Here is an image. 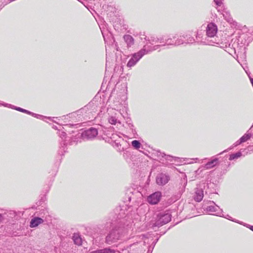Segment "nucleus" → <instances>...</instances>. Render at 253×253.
<instances>
[{
    "label": "nucleus",
    "mask_w": 253,
    "mask_h": 253,
    "mask_svg": "<svg viewBox=\"0 0 253 253\" xmlns=\"http://www.w3.org/2000/svg\"><path fill=\"white\" fill-rule=\"evenodd\" d=\"M96 111L97 106L91 101L79 110L63 116V117L72 118L77 122H86L89 120H92L95 118Z\"/></svg>",
    "instance_id": "nucleus-1"
},
{
    "label": "nucleus",
    "mask_w": 253,
    "mask_h": 253,
    "mask_svg": "<svg viewBox=\"0 0 253 253\" xmlns=\"http://www.w3.org/2000/svg\"><path fill=\"white\" fill-rule=\"evenodd\" d=\"M131 207H128L126 205L116 207L111 212L115 215V218L118 221V224L120 225H124L127 228H131L132 217H130L129 212L131 211Z\"/></svg>",
    "instance_id": "nucleus-2"
},
{
    "label": "nucleus",
    "mask_w": 253,
    "mask_h": 253,
    "mask_svg": "<svg viewBox=\"0 0 253 253\" xmlns=\"http://www.w3.org/2000/svg\"><path fill=\"white\" fill-rule=\"evenodd\" d=\"M127 228L125 226L116 225L107 233L105 240V242L108 245H112L122 240L128 231Z\"/></svg>",
    "instance_id": "nucleus-3"
},
{
    "label": "nucleus",
    "mask_w": 253,
    "mask_h": 253,
    "mask_svg": "<svg viewBox=\"0 0 253 253\" xmlns=\"http://www.w3.org/2000/svg\"><path fill=\"white\" fill-rule=\"evenodd\" d=\"M171 219V215L169 211L159 213L156 217L155 222L152 224L153 229L155 227H160L169 223Z\"/></svg>",
    "instance_id": "nucleus-4"
},
{
    "label": "nucleus",
    "mask_w": 253,
    "mask_h": 253,
    "mask_svg": "<svg viewBox=\"0 0 253 253\" xmlns=\"http://www.w3.org/2000/svg\"><path fill=\"white\" fill-rule=\"evenodd\" d=\"M146 46L147 45H144L141 50L131 55L130 58L127 63V67L131 68L134 66L144 55L148 53Z\"/></svg>",
    "instance_id": "nucleus-5"
},
{
    "label": "nucleus",
    "mask_w": 253,
    "mask_h": 253,
    "mask_svg": "<svg viewBox=\"0 0 253 253\" xmlns=\"http://www.w3.org/2000/svg\"><path fill=\"white\" fill-rule=\"evenodd\" d=\"M5 219L6 223L9 224H14V222L18 220L23 215L21 211H16L13 210L7 211L4 213Z\"/></svg>",
    "instance_id": "nucleus-6"
},
{
    "label": "nucleus",
    "mask_w": 253,
    "mask_h": 253,
    "mask_svg": "<svg viewBox=\"0 0 253 253\" xmlns=\"http://www.w3.org/2000/svg\"><path fill=\"white\" fill-rule=\"evenodd\" d=\"M195 40L196 42L198 44L213 45L214 44H218L219 43V41L216 40L215 38L214 41L212 40H209L207 36H204L202 30L198 31L196 32Z\"/></svg>",
    "instance_id": "nucleus-7"
},
{
    "label": "nucleus",
    "mask_w": 253,
    "mask_h": 253,
    "mask_svg": "<svg viewBox=\"0 0 253 253\" xmlns=\"http://www.w3.org/2000/svg\"><path fill=\"white\" fill-rule=\"evenodd\" d=\"M209 203L211 204L209 206L206 207L205 205L203 206V209L207 212L212 214V212H215L214 214L217 216H220L222 213V210L219 207L215 204L213 201H209Z\"/></svg>",
    "instance_id": "nucleus-8"
},
{
    "label": "nucleus",
    "mask_w": 253,
    "mask_h": 253,
    "mask_svg": "<svg viewBox=\"0 0 253 253\" xmlns=\"http://www.w3.org/2000/svg\"><path fill=\"white\" fill-rule=\"evenodd\" d=\"M216 181L215 182H211L208 180L206 183H203L202 187L205 190L206 194H217L216 190L217 189V185Z\"/></svg>",
    "instance_id": "nucleus-9"
},
{
    "label": "nucleus",
    "mask_w": 253,
    "mask_h": 253,
    "mask_svg": "<svg viewBox=\"0 0 253 253\" xmlns=\"http://www.w3.org/2000/svg\"><path fill=\"white\" fill-rule=\"evenodd\" d=\"M238 41L239 42V44L243 52H245L246 46H248L252 41L251 37L249 35L246 34H242L238 38H237Z\"/></svg>",
    "instance_id": "nucleus-10"
},
{
    "label": "nucleus",
    "mask_w": 253,
    "mask_h": 253,
    "mask_svg": "<svg viewBox=\"0 0 253 253\" xmlns=\"http://www.w3.org/2000/svg\"><path fill=\"white\" fill-rule=\"evenodd\" d=\"M218 31L217 25L213 22L209 23L206 27V36L208 39L214 38Z\"/></svg>",
    "instance_id": "nucleus-11"
},
{
    "label": "nucleus",
    "mask_w": 253,
    "mask_h": 253,
    "mask_svg": "<svg viewBox=\"0 0 253 253\" xmlns=\"http://www.w3.org/2000/svg\"><path fill=\"white\" fill-rule=\"evenodd\" d=\"M118 221L115 218V215L110 213L108 217L105 219V223H103V228L108 230L111 227L113 228L116 225L120 226V224H118Z\"/></svg>",
    "instance_id": "nucleus-12"
},
{
    "label": "nucleus",
    "mask_w": 253,
    "mask_h": 253,
    "mask_svg": "<svg viewBox=\"0 0 253 253\" xmlns=\"http://www.w3.org/2000/svg\"><path fill=\"white\" fill-rule=\"evenodd\" d=\"M97 129L91 127L89 128L84 130L82 133L83 139H91L95 137L98 134Z\"/></svg>",
    "instance_id": "nucleus-13"
},
{
    "label": "nucleus",
    "mask_w": 253,
    "mask_h": 253,
    "mask_svg": "<svg viewBox=\"0 0 253 253\" xmlns=\"http://www.w3.org/2000/svg\"><path fill=\"white\" fill-rule=\"evenodd\" d=\"M162 193L156 191L150 194L147 198V202L152 205L157 204L161 200Z\"/></svg>",
    "instance_id": "nucleus-14"
},
{
    "label": "nucleus",
    "mask_w": 253,
    "mask_h": 253,
    "mask_svg": "<svg viewBox=\"0 0 253 253\" xmlns=\"http://www.w3.org/2000/svg\"><path fill=\"white\" fill-rule=\"evenodd\" d=\"M169 180V175L162 172L157 175L156 182L158 185L163 186L168 183Z\"/></svg>",
    "instance_id": "nucleus-15"
},
{
    "label": "nucleus",
    "mask_w": 253,
    "mask_h": 253,
    "mask_svg": "<svg viewBox=\"0 0 253 253\" xmlns=\"http://www.w3.org/2000/svg\"><path fill=\"white\" fill-rule=\"evenodd\" d=\"M219 155L218 154L216 156L211 158L209 161L203 166V168L206 169H211L215 167L217 165L219 164V158L217 157Z\"/></svg>",
    "instance_id": "nucleus-16"
},
{
    "label": "nucleus",
    "mask_w": 253,
    "mask_h": 253,
    "mask_svg": "<svg viewBox=\"0 0 253 253\" xmlns=\"http://www.w3.org/2000/svg\"><path fill=\"white\" fill-rule=\"evenodd\" d=\"M39 211L36 212V213L38 217H42L44 219V221H47L49 220L48 218L50 217L49 212L47 209L43 206L37 209Z\"/></svg>",
    "instance_id": "nucleus-17"
},
{
    "label": "nucleus",
    "mask_w": 253,
    "mask_h": 253,
    "mask_svg": "<svg viewBox=\"0 0 253 253\" xmlns=\"http://www.w3.org/2000/svg\"><path fill=\"white\" fill-rule=\"evenodd\" d=\"M223 162L224 163H222L221 161L220 162V167L217 169L219 171L220 175H222L225 174L227 171V169L230 166V163L228 161L227 157L225 158Z\"/></svg>",
    "instance_id": "nucleus-18"
},
{
    "label": "nucleus",
    "mask_w": 253,
    "mask_h": 253,
    "mask_svg": "<svg viewBox=\"0 0 253 253\" xmlns=\"http://www.w3.org/2000/svg\"><path fill=\"white\" fill-rule=\"evenodd\" d=\"M204 188L202 185H200V186L196 189L195 194L193 196L194 200L197 202H201L204 197Z\"/></svg>",
    "instance_id": "nucleus-19"
},
{
    "label": "nucleus",
    "mask_w": 253,
    "mask_h": 253,
    "mask_svg": "<svg viewBox=\"0 0 253 253\" xmlns=\"http://www.w3.org/2000/svg\"><path fill=\"white\" fill-rule=\"evenodd\" d=\"M44 219L42 217L35 216L32 218L30 222V227L31 228H35L38 227L40 224L43 223Z\"/></svg>",
    "instance_id": "nucleus-20"
},
{
    "label": "nucleus",
    "mask_w": 253,
    "mask_h": 253,
    "mask_svg": "<svg viewBox=\"0 0 253 253\" xmlns=\"http://www.w3.org/2000/svg\"><path fill=\"white\" fill-rule=\"evenodd\" d=\"M1 105L4 106V107H9L12 109L17 110L18 111H19V112H22V113H25V114H27L28 115H30V112H31V111H30L29 110H26L25 109L19 107H17L15 106H14V105L10 104L3 103L2 104H1Z\"/></svg>",
    "instance_id": "nucleus-21"
},
{
    "label": "nucleus",
    "mask_w": 253,
    "mask_h": 253,
    "mask_svg": "<svg viewBox=\"0 0 253 253\" xmlns=\"http://www.w3.org/2000/svg\"><path fill=\"white\" fill-rule=\"evenodd\" d=\"M135 193H138V191L132 188H129L126 190V198L128 202H130L132 199H134L133 195Z\"/></svg>",
    "instance_id": "nucleus-22"
},
{
    "label": "nucleus",
    "mask_w": 253,
    "mask_h": 253,
    "mask_svg": "<svg viewBox=\"0 0 253 253\" xmlns=\"http://www.w3.org/2000/svg\"><path fill=\"white\" fill-rule=\"evenodd\" d=\"M182 37L185 40V44H191L196 42L195 39L190 34H183Z\"/></svg>",
    "instance_id": "nucleus-23"
},
{
    "label": "nucleus",
    "mask_w": 253,
    "mask_h": 253,
    "mask_svg": "<svg viewBox=\"0 0 253 253\" xmlns=\"http://www.w3.org/2000/svg\"><path fill=\"white\" fill-rule=\"evenodd\" d=\"M124 40L126 43L127 47H131L134 44V40L133 38L130 35H125L123 36Z\"/></svg>",
    "instance_id": "nucleus-24"
},
{
    "label": "nucleus",
    "mask_w": 253,
    "mask_h": 253,
    "mask_svg": "<svg viewBox=\"0 0 253 253\" xmlns=\"http://www.w3.org/2000/svg\"><path fill=\"white\" fill-rule=\"evenodd\" d=\"M230 43H231V46L237 51L238 54L240 52H243L237 38L236 39H233Z\"/></svg>",
    "instance_id": "nucleus-25"
},
{
    "label": "nucleus",
    "mask_w": 253,
    "mask_h": 253,
    "mask_svg": "<svg viewBox=\"0 0 253 253\" xmlns=\"http://www.w3.org/2000/svg\"><path fill=\"white\" fill-rule=\"evenodd\" d=\"M29 115H31L32 116L36 118L42 120L44 121H46L45 119H48L50 121H52L53 122L56 123V122L53 120L54 119V117H45L42 115L34 113L33 112H31Z\"/></svg>",
    "instance_id": "nucleus-26"
},
{
    "label": "nucleus",
    "mask_w": 253,
    "mask_h": 253,
    "mask_svg": "<svg viewBox=\"0 0 253 253\" xmlns=\"http://www.w3.org/2000/svg\"><path fill=\"white\" fill-rule=\"evenodd\" d=\"M164 40V38H158L155 37H151L150 38H148L147 42L146 44L148 45V43H150L151 45H153L155 43H156L160 42L161 43H162L165 42L164 41H163Z\"/></svg>",
    "instance_id": "nucleus-27"
},
{
    "label": "nucleus",
    "mask_w": 253,
    "mask_h": 253,
    "mask_svg": "<svg viewBox=\"0 0 253 253\" xmlns=\"http://www.w3.org/2000/svg\"><path fill=\"white\" fill-rule=\"evenodd\" d=\"M176 38V35L173 36L171 38H169L168 39H164L163 41L165 42L163 43L162 45L165 46L166 45H170L175 46V41Z\"/></svg>",
    "instance_id": "nucleus-28"
},
{
    "label": "nucleus",
    "mask_w": 253,
    "mask_h": 253,
    "mask_svg": "<svg viewBox=\"0 0 253 253\" xmlns=\"http://www.w3.org/2000/svg\"><path fill=\"white\" fill-rule=\"evenodd\" d=\"M218 11L220 12L222 11V14L223 15L224 19L228 22H231L232 20V18L230 16V14L228 11H225L222 9V6H221V8L217 9Z\"/></svg>",
    "instance_id": "nucleus-29"
},
{
    "label": "nucleus",
    "mask_w": 253,
    "mask_h": 253,
    "mask_svg": "<svg viewBox=\"0 0 253 253\" xmlns=\"http://www.w3.org/2000/svg\"><path fill=\"white\" fill-rule=\"evenodd\" d=\"M72 239L75 244L80 246L82 244V239L79 234L74 233L72 237Z\"/></svg>",
    "instance_id": "nucleus-30"
},
{
    "label": "nucleus",
    "mask_w": 253,
    "mask_h": 253,
    "mask_svg": "<svg viewBox=\"0 0 253 253\" xmlns=\"http://www.w3.org/2000/svg\"><path fill=\"white\" fill-rule=\"evenodd\" d=\"M222 47H225L227 49L225 50L230 55H233V54H236L238 55V52L236 50H235L232 46H231V43L228 44V46L226 44L225 46H221Z\"/></svg>",
    "instance_id": "nucleus-31"
},
{
    "label": "nucleus",
    "mask_w": 253,
    "mask_h": 253,
    "mask_svg": "<svg viewBox=\"0 0 253 253\" xmlns=\"http://www.w3.org/2000/svg\"><path fill=\"white\" fill-rule=\"evenodd\" d=\"M152 156L153 157L154 159H156V158H164L165 156H166V154L164 153L161 152L159 150H155L152 153Z\"/></svg>",
    "instance_id": "nucleus-32"
},
{
    "label": "nucleus",
    "mask_w": 253,
    "mask_h": 253,
    "mask_svg": "<svg viewBox=\"0 0 253 253\" xmlns=\"http://www.w3.org/2000/svg\"><path fill=\"white\" fill-rule=\"evenodd\" d=\"M242 156V153L241 151H239L236 153H232L229 155L228 160L232 161L236 160L240 158Z\"/></svg>",
    "instance_id": "nucleus-33"
},
{
    "label": "nucleus",
    "mask_w": 253,
    "mask_h": 253,
    "mask_svg": "<svg viewBox=\"0 0 253 253\" xmlns=\"http://www.w3.org/2000/svg\"><path fill=\"white\" fill-rule=\"evenodd\" d=\"M181 44H185V40L182 37V35L178 36L176 35V38L175 41V46H178Z\"/></svg>",
    "instance_id": "nucleus-34"
},
{
    "label": "nucleus",
    "mask_w": 253,
    "mask_h": 253,
    "mask_svg": "<svg viewBox=\"0 0 253 253\" xmlns=\"http://www.w3.org/2000/svg\"><path fill=\"white\" fill-rule=\"evenodd\" d=\"M61 147L60 150H59V154L60 155H63L64 153L66 152V150H65V147L66 146V140H63L61 142Z\"/></svg>",
    "instance_id": "nucleus-35"
},
{
    "label": "nucleus",
    "mask_w": 253,
    "mask_h": 253,
    "mask_svg": "<svg viewBox=\"0 0 253 253\" xmlns=\"http://www.w3.org/2000/svg\"><path fill=\"white\" fill-rule=\"evenodd\" d=\"M108 122L111 125H116L117 124H121V122L116 117V116H110L108 118Z\"/></svg>",
    "instance_id": "nucleus-36"
},
{
    "label": "nucleus",
    "mask_w": 253,
    "mask_h": 253,
    "mask_svg": "<svg viewBox=\"0 0 253 253\" xmlns=\"http://www.w3.org/2000/svg\"><path fill=\"white\" fill-rule=\"evenodd\" d=\"M131 146L133 147V148L136 150H139L142 146V145L140 141L137 140H134L132 141L131 142Z\"/></svg>",
    "instance_id": "nucleus-37"
},
{
    "label": "nucleus",
    "mask_w": 253,
    "mask_h": 253,
    "mask_svg": "<svg viewBox=\"0 0 253 253\" xmlns=\"http://www.w3.org/2000/svg\"><path fill=\"white\" fill-rule=\"evenodd\" d=\"M220 216L223 217H224V218H226V219H228L229 220H231L232 221L238 223L240 224L241 225L243 224V222L240 221H239L238 220H236L235 219L233 218L232 217H231L228 214L224 215V214H222V213Z\"/></svg>",
    "instance_id": "nucleus-38"
},
{
    "label": "nucleus",
    "mask_w": 253,
    "mask_h": 253,
    "mask_svg": "<svg viewBox=\"0 0 253 253\" xmlns=\"http://www.w3.org/2000/svg\"><path fill=\"white\" fill-rule=\"evenodd\" d=\"M251 137L252 136L247 132L240 138V141H242L243 143L249 140Z\"/></svg>",
    "instance_id": "nucleus-39"
},
{
    "label": "nucleus",
    "mask_w": 253,
    "mask_h": 253,
    "mask_svg": "<svg viewBox=\"0 0 253 253\" xmlns=\"http://www.w3.org/2000/svg\"><path fill=\"white\" fill-rule=\"evenodd\" d=\"M242 143H243V142H242V141H240V138L238 141H236V142L233 144V146L229 148L228 149H226V150H225L223 151V152H221V153H219V154H218V155H221V154H223V153H225V152H228V150H231L233 147H236V146H238V145H239L241 144Z\"/></svg>",
    "instance_id": "nucleus-40"
},
{
    "label": "nucleus",
    "mask_w": 253,
    "mask_h": 253,
    "mask_svg": "<svg viewBox=\"0 0 253 253\" xmlns=\"http://www.w3.org/2000/svg\"><path fill=\"white\" fill-rule=\"evenodd\" d=\"M46 198L45 195H42L40 200L36 203V205L38 207H40L46 201Z\"/></svg>",
    "instance_id": "nucleus-41"
},
{
    "label": "nucleus",
    "mask_w": 253,
    "mask_h": 253,
    "mask_svg": "<svg viewBox=\"0 0 253 253\" xmlns=\"http://www.w3.org/2000/svg\"><path fill=\"white\" fill-rule=\"evenodd\" d=\"M147 46H146V50L148 51V53L149 52V51H153V50H157L161 46H163L162 45V44H161V45H154V46H153L152 47H151V48H149V46L147 44H146Z\"/></svg>",
    "instance_id": "nucleus-42"
},
{
    "label": "nucleus",
    "mask_w": 253,
    "mask_h": 253,
    "mask_svg": "<svg viewBox=\"0 0 253 253\" xmlns=\"http://www.w3.org/2000/svg\"><path fill=\"white\" fill-rule=\"evenodd\" d=\"M128 126L129 128L131 130L132 133L134 135L136 133L135 129L134 128V126L131 123H128Z\"/></svg>",
    "instance_id": "nucleus-43"
},
{
    "label": "nucleus",
    "mask_w": 253,
    "mask_h": 253,
    "mask_svg": "<svg viewBox=\"0 0 253 253\" xmlns=\"http://www.w3.org/2000/svg\"><path fill=\"white\" fill-rule=\"evenodd\" d=\"M223 0H213V1L216 6L221 7L223 5Z\"/></svg>",
    "instance_id": "nucleus-44"
},
{
    "label": "nucleus",
    "mask_w": 253,
    "mask_h": 253,
    "mask_svg": "<svg viewBox=\"0 0 253 253\" xmlns=\"http://www.w3.org/2000/svg\"><path fill=\"white\" fill-rule=\"evenodd\" d=\"M6 223L5 219V216H4V213L1 214L0 213V223Z\"/></svg>",
    "instance_id": "nucleus-45"
},
{
    "label": "nucleus",
    "mask_w": 253,
    "mask_h": 253,
    "mask_svg": "<svg viewBox=\"0 0 253 253\" xmlns=\"http://www.w3.org/2000/svg\"><path fill=\"white\" fill-rule=\"evenodd\" d=\"M7 2L6 1V0H0V10L5 5L7 4Z\"/></svg>",
    "instance_id": "nucleus-46"
},
{
    "label": "nucleus",
    "mask_w": 253,
    "mask_h": 253,
    "mask_svg": "<svg viewBox=\"0 0 253 253\" xmlns=\"http://www.w3.org/2000/svg\"><path fill=\"white\" fill-rule=\"evenodd\" d=\"M139 36H140V38L141 39V40H145L147 42V40H148V38L147 37V36L145 35V33H139Z\"/></svg>",
    "instance_id": "nucleus-47"
},
{
    "label": "nucleus",
    "mask_w": 253,
    "mask_h": 253,
    "mask_svg": "<svg viewBox=\"0 0 253 253\" xmlns=\"http://www.w3.org/2000/svg\"><path fill=\"white\" fill-rule=\"evenodd\" d=\"M59 136L61 138L63 139L64 138H66V133L64 131H61L59 132Z\"/></svg>",
    "instance_id": "nucleus-48"
},
{
    "label": "nucleus",
    "mask_w": 253,
    "mask_h": 253,
    "mask_svg": "<svg viewBox=\"0 0 253 253\" xmlns=\"http://www.w3.org/2000/svg\"><path fill=\"white\" fill-rule=\"evenodd\" d=\"M79 125V123H77V124H66L64 126H66V127H68V126H70V127H75L76 128H77L78 127V126Z\"/></svg>",
    "instance_id": "nucleus-49"
},
{
    "label": "nucleus",
    "mask_w": 253,
    "mask_h": 253,
    "mask_svg": "<svg viewBox=\"0 0 253 253\" xmlns=\"http://www.w3.org/2000/svg\"><path fill=\"white\" fill-rule=\"evenodd\" d=\"M166 160L169 161L170 162L172 161V159L174 158L173 156L169 155H166L164 157Z\"/></svg>",
    "instance_id": "nucleus-50"
},
{
    "label": "nucleus",
    "mask_w": 253,
    "mask_h": 253,
    "mask_svg": "<svg viewBox=\"0 0 253 253\" xmlns=\"http://www.w3.org/2000/svg\"><path fill=\"white\" fill-rule=\"evenodd\" d=\"M243 225L247 227L248 228L250 229L251 231L253 232V225H251L245 223H243Z\"/></svg>",
    "instance_id": "nucleus-51"
},
{
    "label": "nucleus",
    "mask_w": 253,
    "mask_h": 253,
    "mask_svg": "<svg viewBox=\"0 0 253 253\" xmlns=\"http://www.w3.org/2000/svg\"><path fill=\"white\" fill-rule=\"evenodd\" d=\"M249 134L252 137L253 136V125L250 127V128L247 131Z\"/></svg>",
    "instance_id": "nucleus-52"
},
{
    "label": "nucleus",
    "mask_w": 253,
    "mask_h": 253,
    "mask_svg": "<svg viewBox=\"0 0 253 253\" xmlns=\"http://www.w3.org/2000/svg\"><path fill=\"white\" fill-rule=\"evenodd\" d=\"M204 169L203 167V166L199 168L195 172L197 174H199Z\"/></svg>",
    "instance_id": "nucleus-53"
},
{
    "label": "nucleus",
    "mask_w": 253,
    "mask_h": 253,
    "mask_svg": "<svg viewBox=\"0 0 253 253\" xmlns=\"http://www.w3.org/2000/svg\"><path fill=\"white\" fill-rule=\"evenodd\" d=\"M159 238H160V237H158L155 241H153V242L152 243V245H153V248H154L155 246L156 245V244H157V243L158 242V241H159Z\"/></svg>",
    "instance_id": "nucleus-54"
},
{
    "label": "nucleus",
    "mask_w": 253,
    "mask_h": 253,
    "mask_svg": "<svg viewBox=\"0 0 253 253\" xmlns=\"http://www.w3.org/2000/svg\"><path fill=\"white\" fill-rule=\"evenodd\" d=\"M167 230H166L164 232H160V233H157V235H160V237L164 235L166 232H167Z\"/></svg>",
    "instance_id": "nucleus-55"
},
{
    "label": "nucleus",
    "mask_w": 253,
    "mask_h": 253,
    "mask_svg": "<svg viewBox=\"0 0 253 253\" xmlns=\"http://www.w3.org/2000/svg\"><path fill=\"white\" fill-rule=\"evenodd\" d=\"M53 128L54 129H57L56 126H53Z\"/></svg>",
    "instance_id": "nucleus-56"
},
{
    "label": "nucleus",
    "mask_w": 253,
    "mask_h": 253,
    "mask_svg": "<svg viewBox=\"0 0 253 253\" xmlns=\"http://www.w3.org/2000/svg\"><path fill=\"white\" fill-rule=\"evenodd\" d=\"M194 160H198V158H195V159H194Z\"/></svg>",
    "instance_id": "nucleus-57"
},
{
    "label": "nucleus",
    "mask_w": 253,
    "mask_h": 253,
    "mask_svg": "<svg viewBox=\"0 0 253 253\" xmlns=\"http://www.w3.org/2000/svg\"><path fill=\"white\" fill-rule=\"evenodd\" d=\"M192 163V162H188V163H189V164H191V163Z\"/></svg>",
    "instance_id": "nucleus-58"
},
{
    "label": "nucleus",
    "mask_w": 253,
    "mask_h": 253,
    "mask_svg": "<svg viewBox=\"0 0 253 253\" xmlns=\"http://www.w3.org/2000/svg\"><path fill=\"white\" fill-rule=\"evenodd\" d=\"M13 235H14V236H16L17 235V234H15L14 233L13 234Z\"/></svg>",
    "instance_id": "nucleus-59"
}]
</instances>
